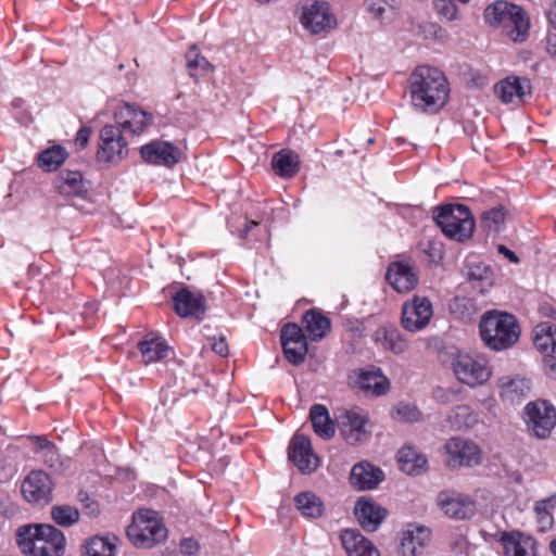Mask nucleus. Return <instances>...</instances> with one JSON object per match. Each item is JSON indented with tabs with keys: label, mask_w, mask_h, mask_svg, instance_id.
<instances>
[{
	"label": "nucleus",
	"mask_w": 556,
	"mask_h": 556,
	"mask_svg": "<svg viewBox=\"0 0 556 556\" xmlns=\"http://www.w3.org/2000/svg\"><path fill=\"white\" fill-rule=\"evenodd\" d=\"M435 8L440 15L448 21H453L457 15V7L453 0H435Z\"/></svg>",
	"instance_id": "obj_51"
},
{
	"label": "nucleus",
	"mask_w": 556,
	"mask_h": 556,
	"mask_svg": "<svg viewBox=\"0 0 556 556\" xmlns=\"http://www.w3.org/2000/svg\"><path fill=\"white\" fill-rule=\"evenodd\" d=\"M301 23L312 34H320L336 25V18L330 13L327 2L315 1L303 8Z\"/></svg>",
	"instance_id": "obj_16"
},
{
	"label": "nucleus",
	"mask_w": 556,
	"mask_h": 556,
	"mask_svg": "<svg viewBox=\"0 0 556 556\" xmlns=\"http://www.w3.org/2000/svg\"><path fill=\"white\" fill-rule=\"evenodd\" d=\"M387 515L388 510L371 500L361 498L355 505V516L366 531H376Z\"/></svg>",
	"instance_id": "obj_22"
},
{
	"label": "nucleus",
	"mask_w": 556,
	"mask_h": 556,
	"mask_svg": "<svg viewBox=\"0 0 556 556\" xmlns=\"http://www.w3.org/2000/svg\"><path fill=\"white\" fill-rule=\"evenodd\" d=\"M280 339L282 345H285V343H292L293 341H306L302 328L293 323H289L282 327Z\"/></svg>",
	"instance_id": "obj_47"
},
{
	"label": "nucleus",
	"mask_w": 556,
	"mask_h": 556,
	"mask_svg": "<svg viewBox=\"0 0 556 556\" xmlns=\"http://www.w3.org/2000/svg\"><path fill=\"white\" fill-rule=\"evenodd\" d=\"M255 226H257V222H255V220H250V222H248V223L245 224L244 229L240 231V238H241V239H245V238H247V236H248V233H249V231H250L253 227H255Z\"/></svg>",
	"instance_id": "obj_60"
},
{
	"label": "nucleus",
	"mask_w": 556,
	"mask_h": 556,
	"mask_svg": "<svg viewBox=\"0 0 556 556\" xmlns=\"http://www.w3.org/2000/svg\"><path fill=\"white\" fill-rule=\"evenodd\" d=\"M491 276V269L482 265L472 266L468 271V279L472 282H478L481 292H484L492 285Z\"/></svg>",
	"instance_id": "obj_46"
},
{
	"label": "nucleus",
	"mask_w": 556,
	"mask_h": 556,
	"mask_svg": "<svg viewBox=\"0 0 556 556\" xmlns=\"http://www.w3.org/2000/svg\"><path fill=\"white\" fill-rule=\"evenodd\" d=\"M123 68H124V64L122 63L118 65V70L122 71Z\"/></svg>",
	"instance_id": "obj_64"
},
{
	"label": "nucleus",
	"mask_w": 556,
	"mask_h": 556,
	"mask_svg": "<svg viewBox=\"0 0 556 556\" xmlns=\"http://www.w3.org/2000/svg\"><path fill=\"white\" fill-rule=\"evenodd\" d=\"M525 420L536 438L545 439L556 426V410L544 400L533 401L525 407Z\"/></svg>",
	"instance_id": "obj_8"
},
{
	"label": "nucleus",
	"mask_w": 556,
	"mask_h": 556,
	"mask_svg": "<svg viewBox=\"0 0 556 556\" xmlns=\"http://www.w3.org/2000/svg\"><path fill=\"white\" fill-rule=\"evenodd\" d=\"M367 142H368V144H372V143L375 142V140H374V138H369V139L367 140Z\"/></svg>",
	"instance_id": "obj_62"
},
{
	"label": "nucleus",
	"mask_w": 556,
	"mask_h": 556,
	"mask_svg": "<svg viewBox=\"0 0 556 556\" xmlns=\"http://www.w3.org/2000/svg\"><path fill=\"white\" fill-rule=\"evenodd\" d=\"M51 517L59 526L67 528L79 520L80 514L76 507L55 505L51 508Z\"/></svg>",
	"instance_id": "obj_42"
},
{
	"label": "nucleus",
	"mask_w": 556,
	"mask_h": 556,
	"mask_svg": "<svg viewBox=\"0 0 556 556\" xmlns=\"http://www.w3.org/2000/svg\"><path fill=\"white\" fill-rule=\"evenodd\" d=\"M479 330L484 344L494 351L507 350L520 338V327L516 317L495 309L488 311L481 316Z\"/></svg>",
	"instance_id": "obj_3"
},
{
	"label": "nucleus",
	"mask_w": 556,
	"mask_h": 556,
	"mask_svg": "<svg viewBox=\"0 0 556 556\" xmlns=\"http://www.w3.org/2000/svg\"><path fill=\"white\" fill-rule=\"evenodd\" d=\"M386 277L394 290L400 293L412 291L418 283L415 266L407 261L392 263Z\"/></svg>",
	"instance_id": "obj_19"
},
{
	"label": "nucleus",
	"mask_w": 556,
	"mask_h": 556,
	"mask_svg": "<svg viewBox=\"0 0 556 556\" xmlns=\"http://www.w3.org/2000/svg\"><path fill=\"white\" fill-rule=\"evenodd\" d=\"M556 508V493L547 498L536 501L534 504V513L539 529L542 532L549 530L554 525L553 511Z\"/></svg>",
	"instance_id": "obj_38"
},
{
	"label": "nucleus",
	"mask_w": 556,
	"mask_h": 556,
	"mask_svg": "<svg viewBox=\"0 0 556 556\" xmlns=\"http://www.w3.org/2000/svg\"><path fill=\"white\" fill-rule=\"evenodd\" d=\"M434 219L447 238L459 242L469 239L475 230L473 216L463 204H450L438 208Z\"/></svg>",
	"instance_id": "obj_6"
},
{
	"label": "nucleus",
	"mask_w": 556,
	"mask_h": 556,
	"mask_svg": "<svg viewBox=\"0 0 556 556\" xmlns=\"http://www.w3.org/2000/svg\"><path fill=\"white\" fill-rule=\"evenodd\" d=\"M451 311L463 320H471L476 314V305L470 299L456 298L451 304Z\"/></svg>",
	"instance_id": "obj_45"
},
{
	"label": "nucleus",
	"mask_w": 556,
	"mask_h": 556,
	"mask_svg": "<svg viewBox=\"0 0 556 556\" xmlns=\"http://www.w3.org/2000/svg\"><path fill=\"white\" fill-rule=\"evenodd\" d=\"M298 510L306 518H319L324 514L321 500L312 492H302L294 498Z\"/></svg>",
	"instance_id": "obj_37"
},
{
	"label": "nucleus",
	"mask_w": 556,
	"mask_h": 556,
	"mask_svg": "<svg viewBox=\"0 0 556 556\" xmlns=\"http://www.w3.org/2000/svg\"><path fill=\"white\" fill-rule=\"evenodd\" d=\"M187 68L192 78L199 79L213 68L211 63L192 46L186 54Z\"/></svg>",
	"instance_id": "obj_40"
},
{
	"label": "nucleus",
	"mask_w": 556,
	"mask_h": 556,
	"mask_svg": "<svg viewBox=\"0 0 556 556\" xmlns=\"http://www.w3.org/2000/svg\"><path fill=\"white\" fill-rule=\"evenodd\" d=\"M484 21L492 27H502L515 42H522L529 35V18L525 11L507 1H495L484 10Z\"/></svg>",
	"instance_id": "obj_4"
},
{
	"label": "nucleus",
	"mask_w": 556,
	"mask_h": 556,
	"mask_svg": "<svg viewBox=\"0 0 556 556\" xmlns=\"http://www.w3.org/2000/svg\"><path fill=\"white\" fill-rule=\"evenodd\" d=\"M437 505L446 516L454 519L470 518L476 511V505L469 497L451 490L438 494Z\"/></svg>",
	"instance_id": "obj_18"
},
{
	"label": "nucleus",
	"mask_w": 556,
	"mask_h": 556,
	"mask_svg": "<svg viewBox=\"0 0 556 556\" xmlns=\"http://www.w3.org/2000/svg\"><path fill=\"white\" fill-rule=\"evenodd\" d=\"M420 417V412L409 404H399L394 412L393 418L400 421H417Z\"/></svg>",
	"instance_id": "obj_49"
},
{
	"label": "nucleus",
	"mask_w": 556,
	"mask_h": 556,
	"mask_svg": "<svg viewBox=\"0 0 556 556\" xmlns=\"http://www.w3.org/2000/svg\"><path fill=\"white\" fill-rule=\"evenodd\" d=\"M286 358L293 365H301L307 354V341H293L282 345Z\"/></svg>",
	"instance_id": "obj_43"
},
{
	"label": "nucleus",
	"mask_w": 556,
	"mask_h": 556,
	"mask_svg": "<svg viewBox=\"0 0 556 556\" xmlns=\"http://www.w3.org/2000/svg\"><path fill=\"white\" fill-rule=\"evenodd\" d=\"M504 556H535L534 542L519 532L502 535Z\"/></svg>",
	"instance_id": "obj_28"
},
{
	"label": "nucleus",
	"mask_w": 556,
	"mask_h": 556,
	"mask_svg": "<svg viewBox=\"0 0 556 556\" xmlns=\"http://www.w3.org/2000/svg\"><path fill=\"white\" fill-rule=\"evenodd\" d=\"M288 455L301 472H312L319 466V458L312 450L311 440L303 434L296 433L291 439Z\"/></svg>",
	"instance_id": "obj_15"
},
{
	"label": "nucleus",
	"mask_w": 556,
	"mask_h": 556,
	"mask_svg": "<svg viewBox=\"0 0 556 556\" xmlns=\"http://www.w3.org/2000/svg\"><path fill=\"white\" fill-rule=\"evenodd\" d=\"M271 165L281 177H292L300 168L299 155L290 150H281L274 154Z\"/></svg>",
	"instance_id": "obj_35"
},
{
	"label": "nucleus",
	"mask_w": 556,
	"mask_h": 556,
	"mask_svg": "<svg viewBox=\"0 0 556 556\" xmlns=\"http://www.w3.org/2000/svg\"><path fill=\"white\" fill-rule=\"evenodd\" d=\"M115 122L124 130L131 134L143 132L152 123L153 116L140 109L137 104L124 102L117 106L114 113Z\"/></svg>",
	"instance_id": "obj_14"
},
{
	"label": "nucleus",
	"mask_w": 556,
	"mask_h": 556,
	"mask_svg": "<svg viewBox=\"0 0 556 556\" xmlns=\"http://www.w3.org/2000/svg\"><path fill=\"white\" fill-rule=\"evenodd\" d=\"M383 333V348L395 354L404 353L407 350V341L396 330L379 331Z\"/></svg>",
	"instance_id": "obj_44"
},
{
	"label": "nucleus",
	"mask_w": 556,
	"mask_h": 556,
	"mask_svg": "<svg viewBox=\"0 0 556 556\" xmlns=\"http://www.w3.org/2000/svg\"><path fill=\"white\" fill-rule=\"evenodd\" d=\"M212 350L217 353L220 356H227L228 355V344L224 337L219 338H213L212 339Z\"/></svg>",
	"instance_id": "obj_55"
},
{
	"label": "nucleus",
	"mask_w": 556,
	"mask_h": 556,
	"mask_svg": "<svg viewBox=\"0 0 556 556\" xmlns=\"http://www.w3.org/2000/svg\"><path fill=\"white\" fill-rule=\"evenodd\" d=\"M456 426L457 428L469 427L477 421L476 415L471 408L467 405L456 406L455 410Z\"/></svg>",
	"instance_id": "obj_50"
},
{
	"label": "nucleus",
	"mask_w": 556,
	"mask_h": 556,
	"mask_svg": "<svg viewBox=\"0 0 556 556\" xmlns=\"http://www.w3.org/2000/svg\"><path fill=\"white\" fill-rule=\"evenodd\" d=\"M78 496L79 501L83 503L84 507L88 510L90 515H97L99 513L98 504L92 498H90L88 493L79 492Z\"/></svg>",
	"instance_id": "obj_53"
},
{
	"label": "nucleus",
	"mask_w": 556,
	"mask_h": 556,
	"mask_svg": "<svg viewBox=\"0 0 556 556\" xmlns=\"http://www.w3.org/2000/svg\"><path fill=\"white\" fill-rule=\"evenodd\" d=\"M506 212L502 206L493 207L482 213L481 226L488 232L497 233L505 225Z\"/></svg>",
	"instance_id": "obj_41"
},
{
	"label": "nucleus",
	"mask_w": 556,
	"mask_h": 556,
	"mask_svg": "<svg viewBox=\"0 0 556 556\" xmlns=\"http://www.w3.org/2000/svg\"><path fill=\"white\" fill-rule=\"evenodd\" d=\"M37 443L40 450H46L49 454L55 453V446L43 437H37Z\"/></svg>",
	"instance_id": "obj_58"
},
{
	"label": "nucleus",
	"mask_w": 556,
	"mask_h": 556,
	"mask_svg": "<svg viewBox=\"0 0 556 556\" xmlns=\"http://www.w3.org/2000/svg\"><path fill=\"white\" fill-rule=\"evenodd\" d=\"M340 539L348 556H380L378 548L357 530H343Z\"/></svg>",
	"instance_id": "obj_24"
},
{
	"label": "nucleus",
	"mask_w": 556,
	"mask_h": 556,
	"mask_svg": "<svg viewBox=\"0 0 556 556\" xmlns=\"http://www.w3.org/2000/svg\"><path fill=\"white\" fill-rule=\"evenodd\" d=\"M533 343L543 356L556 355V326L541 323L533 329Z\"/></svg>",
	"instance_id": "obj_30"
},
{
	"label": "nucleus",
	"mask_w": 556,
	"mask_h": 556,
	"mask_svg": "<svg viewBox=\"0 0 556 556\" xmlns=\"http://www.w3.org/2000/svg\"><path fill=\"white\" fill-rule=\"evenodd\" d=\"M66 156L67 152L63 147L53 146L39 154L38 164L47 172L56 170L64 163Z\"/></svg>",
	"instance_id": "obj_39"
},
{
	"label": "nucleus",
	"mask_w": 556,
	"mask_h": 556,
	"mask_svg": "<svg viewBox=\"0 0 556 556\" xmlns=\"http://www.w3.org/2000/svg\"><path fill=\"white\" fill-rule=\"evenodd\" d=\"M65 536L51 525H27L18 528L16 543L26 556H62Z\"/></svg>",
	"instance_id": "obj_2"
},
{
	"label": "nucleus",
	"mask_w": 556,
	"mask_h": 556,
	"mask_svg": "<svg viewBox=\"0 0 556 556\" xmlns=\"http://www.w3.org/2000/svg\"><path fill=\"white\" fill-rule=\"evenodd\" d=\"M497 252L500 254H503L505 257H507L509 260V262L511 263H519V258L518 256L515 254V252H513L511 250H509L507 247H505L504 244H500L497 245Z\"/></svg>",
	"instance_id": "obj_57"
},
{
	"label": "nucleus",
	"mask_w": 556,
	"mask_h": 556,
	"mask_svg": "<svg viewBox=\"0 0 556 556\" xmlns=\"http://www.w3.org/2000/svg\"><path fill=\"white\" fill-rule=\"evenodd\" d=\"M116 536L94 535L84 545L85 556H116Z\"/></svg>",
	"instance_id": "obj_36"
},
{
	"label": "nucleus",
	"mask_w": 556,
	"mask_h": 556,
	"mask_svg": "<svg viewBox=\"0 0 556 556\" xmlns=\"http://www.w3.org/2000/svg\"><path fill=\"white\" fill-rule=\"evenodd\" d=\"M53 484L48 473L33 470L22 483V494L31 504L47 505L52 500Z\"/></svg>",
	"instance_id": "obj_12"
},
{
	"label": "nucleus",
	"mask_w": 556,
	"mask_h": 556,
	"mask_svg": "<svg viewBox=\"0 0 556 556\" xmlns=\"http://www.w3.org/2000/svg\"><path fill=\"white\" fill-rule=\"evenodd\" d=\"M340 430L344 440L350 444H357L366 440L369 432L366 428L367 414L358 408L343 409L338 416Z\"/></svg>",
	"instance_id": "obj_13"
},
{
	"label": "nucleus",
	"mask_w": 556,
	"mask_h": 556,
	"mask_svg": "<svg viewBox=\"0 0 556 556\" xmlns=\"http://www.w3.org/2000/svg\"><path fill=\"white\" fill-rule=\"evenodd\" d=\"M127 536L135 546L150 548L167 538V529L156 511L139 509L127 528Z\"/></svg>",
	"instance_id": "obj_5"
},
{
	"label": "nucleus",
	"mask_w": 556,
	"mask_h": 556,
	"mask_svg": "<svg viewBox=\"0 0 556 556\" xmlns=\"http://www.w3.org/2000/svg\"><path fill=\"white\" fill-rule=\"evenodd\" d=\"M547 18L552 27L556 29V2L549 8Z\"/></svg>",
	"instance_id": "obj_59"
},
{
	"label": "nucleus",
	"mask_w": 556,
	"mask_h": 556,
	"mask_svg": "<svg viewBox=\"0 0 556 556\" xmlns=\"http://www.w3.org/2000/svg\"><path fill=\"white\" fill-rule=\"evenodd\" d=\"M141 157L149 164L173 167L180 161L181 151L168 141L154 140L140 149Z\"/></svg>",
	"instance_id": "obj_17"
},
{
	"label": "nucleus",
	"mask_w": 556,
	"mask_h": 556,
	"mask_svg": "<svg viewBox=\"0 0 556 556\" xmlns=\"http://www.w3.org/2000/svg\"><path fill=\"white\" fill-rule=\"evenodd\" d=\"M432 316L433 307L430 300L415 295L403 304L401 324L405 330L417 332L429 325Z\"/></svg>",
	"instance_id": "obj_9"
},
{
	"label": "nucleus",
	"mask_w": 556,
	"mask_h": 556,
	"mask_svg": "<svg viewBox=\"0 0 556 556\" xmlns=\"http://www.w3.org/2000/svg\"><path fill=\"white\" fill-rule=\"evenodd\" d=\"M309 418L314 431L324 439H330L334 435L336 428L330 419L329 413L324 405L315 404L311 407Z\"/></svg>",
	"instance_id": "obj_33"
},
{
	"label": "nucleus",
	"mask_w": 556,
	"mask_h": 556,
	"mask_svg": "<svg viewBox=\"0 0 556 556\" xmlns=\"http://www.w3.org/2000/svg\"><path fill=\"white\" fill-rule=\"evenodd\" d=\"M257 1L261 3H266V2H269L270 0H257Z\"/></svg>",
	"instance_id": "obj_63"
},
{
	"label": "nucleus",
	"mask_w": 556,
	"mask_h": 556,
	"mask_svg": "<svg viewBox=\"0 0 556 556\" xmlns=\"http://www.w3.org/2000/svg\"><path fill=\"white\" fill-rule=\"evenodd\" d=\"M142 363L149 365L164 359L168 354V345L162 338L147 336L138 343Z\"/></svg>",
	"instance_id": "obj_31"
},
{
	"label": "nucleus",
	"mask_w": 556,
	"mask_h": 556,
	"mask_svg": "<svg viewBox=\"0 0 556 556\" xmlns=\"http://www.w3.org/2000/svg\"><path fill=\"white\" fill-rule=\"evenodd\" d=\"M199 551V543L192 538H185L180 542V552L186 556L195 555Z\"/></svg>",
	"instance_id": "obj_52"
},
{
	"label": "nucleus",
	"mask_w": 556,
	"mask_h": 556,
	"mask_svg": "<svg viewBox=\"0 0 556 556\" xmlns=\"http://www.w3.org/2000/svg\"><path fill=\"white\" fill-rule=\"evenodd\" d=\"M365 5L367 11L379 20H383L393 10L387 0H365Z\"/></svg>",
	"instance_id": "obj_48"
},
{
	"label": "nucleus",
	"mask_w": 556,
	"mask_h": 556,
	"mask_svg": "<svg viewBox=\"0 0 556 556\" xmlns=\"http://www.w3.org/2000/svg\"><path fill=\"white\" fill-rule=\"evenodd\" d=\"M495 93L504 103H522L527 94H530V84L511 76L503 79L495 86Z\"/></svg>",
	"instance_id": "obj_25"
},
{
	"label": "nucleus",
	"mask_w": 556,
	"mask_h": 556,
	"mask_svg": "<svg viewBox=\"0 0 556 556\" xmlns=\"http://www.w3.org/2000/svg\"><path fill=\"white\" fill-rule=\"evenodd\" d=\"M445 451L448 455L447 465L451 468L471 467L481 463V451L470 440L452 438L445 443Z\"/></svg>",
	"instance_id": "obj_11"
},
{
	"label": "nucleus",
	"mask_w": 556,
	"mask_h": 556,
	"mask_svg": "<svg viewBox=\"0 0 556 556\" xmlns=\"http://www.w3.org/2000/svg\"><path fill=\"white\" fill-rule=\"evenodd\" d=\"M91 135V129L89 127H81L76 135L75 144L78 149H84L88 144L89 138Z\"/></svg>",
	"instance_id": "obj_54"
},
{
	"label": "nucleus",
	"mask_w": 556,
	"mask_h": 556,
	"mask_svg": "<svg viewBox=\"0 0 556 556\" xmlns=\"http://www.w3.org/2000/svg\"><path fill=\"white\" fill-rule=\"evenodd\" d=\"M55 190L64 197H84L88 191V182L79 172H61L54 180Z\"/></svg>",
	"instance_id": "obj_26"
},
{
	"label": "nucleus",
	"mask_w": 556,
	"mask_h": 556,
	"mask_svg": "<svg viewBox=\"0 0 556 556\" xmlns=\"http://www.w3.org/2000/svg\"><path fill=\"white\" fill-rule=\"evenodd\" d=\"M303 324L313 341L321 340L331 329L330 319L315 309L303 315Z\"/></svg>",
	"instance_id": "obj_32"
},
{
	"label": "nucleus",
	"mask_w": 556,
	"mask_h": 556,
	"mask_svg": "<svg viewBox=\"0 0 556 556\" xmlns=\"http://www.w3.org/2000/svg\"><path fill=\"white\" fill-rule=\"evenodd\" d=\"M430 532L419 526H409L404 532L401 541L403 556H416L418 551L429 541Z\"/></svg>",
	"instance_id": "obj_29"
},
{
	"label": "nucleus",
	"mask_w": 556,
	"mask_h": 556,
	"mask_svg": "<svg viewBox=\"0 0 556 556\" xmlns=\"http://www.w3.org/2000/svg\"><path fill=\"white\" fill-rule=\"evenodd\" d=\"M384 479L383 471L367 462H362L352 467L350 482L358 490H372Z\"/></svg>",
	"instance_id": "obj_23"
},
{
	"label": "nucleus",
	"mask_w": 556,
	"mask_h": 556,
	"mask_svg": "<svg viewBox=\"0 0 556 556\" xmlns=\"http://www.w3.org/2000/svg\"><path fill=\"white\" fill-rule=\"evenodd\" d=\"M543 365L547 375L556 377V355L544 356Z\"/></svg>",
	"instance_id": "obj_56"
},
{
	"label": "nucleus",
	"mask_w": 556,
	"mask_h": 556,
	"mask_svg": "<svg viewBox=\"0 0 556 556\" xmlns=\"http://www.w3.org/2000/svg\"><path fill=\"white\" fill-rule=\"evenodd\" d=\"M448 83L439 68L418 66L410 75V98L414 108L425 113H437L448 99Z\"/></svg>",
	"instance_id": "obj_1"
},
{
	"label": "nucleus",
	"mask_w": 556,
	"mask_h": 556,
	"mask_svg": "<svg viewBox=\"0 0 556 556\" xmlns=\"http://www.w3.org/2000/svg\"><path fill=\"white\" fill-rule=\"evenodd\" d=\"M452 366L457 380L471 388L484 384L492 376L489 362L480 355L459 353Z\"/></svg>",
	"instance_id": "obj_7"
},
{
	"label": "nucleus",
	"mask_w": 556,
	"mask_h": 556,
	"mask_svg": "<svg viewBox=\"0 0 556 556\" xmlns=\"http://www.w3.org/2000/svg\"><path fill=\"white\" fill-rule=\"evenodd\" d=\"M356 386L359 390L378 396L388 392L390 382L380 369L370 368L359 371Z\"/></svg>",
	"instance_id": "obj_27"
},
{
	"label": "nucleus",
	"mask_w": 556,
	"mask_h": 556,
	"mask_svg": "<svg viewBox=\"0 0 556 556\" xmlns=\"http://www.w3.org/2000/svg\"><path fill=\"white\" fill-rule=\"evenodd\" d=\"M551 552L556 556V539L549 544Z\"/></svg>",
	"instance_id": "obj_61"
},
{
	"label": "nucleus",
	"mask_w": 556,
	"mask_h": 556,
	"mask_svg": "<svg viewBox=\"0 0 556 556\" xmlns=\"http://www.w3.org/2000/svg\"><path fill=\"white\" fill-rule=\"evenodd\" d=\"M531 381L525 377L504 376L497 380L498 393L502 400L519 403L531 392Z\"/></svg>",
	"instance_id": "obj_21"
},
{
	"label": "nucleus",
	"mask_w": 556,
	"mask_h": 556,
	"mask_svg": "<svg viewBox=\"0 0 556 556\" xmlns=\"http://www.w3.org/2000/svg\"><path fill=\"white\" fill-rule=\"evenodd\" d=\"M128 154L127 141L119 127L105 125L100 130V144L97 157L100 162L113 163L125 159Z\"/></svg>",
	"instance_id": "obj_10"
},
{
	"label": "nucleus",
	"mask_w": 556,
	"mask_h": 556,
	"mask_svg": "<svg viewBox=\"0 0 556 556\" xmlns=\"http://www.w3.org/2000/svg\"><path fill=\"white\" fill-rule=\"evenodd\" d=\"M174 307L180 317L202 319L206 311L205 299L201 293L182 289L174 296Z\"/></svg>",
	"instance_id": "obj_20"
},
{
	"label": "nucleus",
	"mask_w": 556,
	"mask_h": 556,
	"mask_svg": "<svg viewBox=\"0 0 556 556\" xmlns=\"http://www.w3.org/2000/svg\"><path fill=\"white\" fill-rule=\"evenodd\" d=\"M397 462L407 475H419L427 465V458L412 446H404L397 452Z\"/></svg>",
	"instance_id": "obj_34"
}]
</instances>
